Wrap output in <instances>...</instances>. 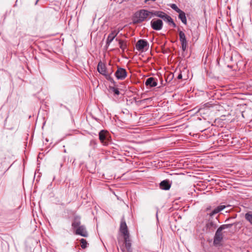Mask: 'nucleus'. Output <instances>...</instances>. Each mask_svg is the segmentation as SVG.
Returning a JSON list of instances; mask_svg holds the SVG:
<instances>
[{
  "instance_id": "29",
  "label": "nucleus",
  "mask_w": 252,
  "mask_h": 252,
  "mask_svg": "<svg viewBox=\"0 0 252 252\" xmlns=\"http://www.w3.org/2000/svg\"><path fill=\"white\" fill-rule=\"evenodd\" d=\"M204 109H205V107L199 108L198 110V112H200V114L204 113L203 111L204 110Z\"/></svg>"
},
{
  "instance_id": "33",
  "label": "nucleus",
  "mask_w": 252,
  "mask_h": 252,
  "mask_svg": "<svg viewBox=\"0 0 252 252\" xmlns=\"http://www.w3.org/2000/svg\"><path fill=\"white\" fill-rule=\"evenodd\" d=\"M242 116H243V117H244V116L243 112L242 113Z\"/></svg>"
},
{
  "instance_id": "21",
  "label": "nucleus",
  "mask_w": 252,
  "mask_h": 252,
  "mask_svg": "<svg viewBox=\"0 0 252 252\" xmlns=\"http://www.w3.org/2000/svg\"><path fill=\"white\" fill-rule=\"evenodd\" d=\"M180 41L181 42H187L185 34L184 32L181 31H180L179 29H178Z\"/></svg>"
},
{
  "instance_id": "10",
  "label": "nucleus",
  "mask_w": 252,
  "mask_h": 252,
  "mask_svg": "<svg viewBox=\"0 0 252 252\" xmlns=\"http://www.w3.org/2000/svg\"><path fill=\"white\" fill-rule=\"evenodd\" d=\"M148 45V42L146 40L139 39L136 44V48L138 51H142Z\"/></svg>"
},
{
  "instance_id": "4",
  "label": "nucleus",
  "mask_w": 252,
  "mask_h": 252,
  "mask_svg": "<svg viewBox=\"0 0 252 252\" xmlns=\"http://www.w3.org/2000/svg\"><path fill=\"white\" fill-rule=\"evenodd\" d=\"M223 235L222 232V230H220V228L219 227L217 230L213 241V244L214 246L218 247L221 245V242L223 240Z\"/></svg>"
},
{
  "instance_id": "17",
  "label": "nucleus",
  "mask_w": 252,
  "mask_h": 252,
  "mask_svg": "<svg viewBox=\"0 0 252 252\" xmlns=\"http://www.w3.org/2000/svg\"><path fill=\"white\" fill-rule=\"evenodd\" d=\"M225 208V206L224 205H220L218 206L216 208L213 210L212 212L210 214V217H212L214 214L219 213L220 211L224 209Z\"/></svg>"
},
{
  "instance_id": "11",
  "label": "nucleus",
  "mask_w": 252,
  "mask_h": 252,
  "mask_svg": "<svg viewBox=\"0 0 252 252\" xmlns=\"http://www.w3.org/2000/svg\"><path fill=\"white\" fill-rule=\"evenodd\" d=\"M171 186V184L168 180H165L161 181L159 184V188L162 190H169Z\"/></svg>"
},
{
  "instance_id": "28",
  "label": "nucleus",
  "mask_w": 252,
  "mask_h": 252,
  "mask_svg": "<svg viewBox=\"0 0 252 252\" xmlns=\"http://www.w3.org/2000/svg\"><path fill=\"white\" fill-rule=\"evenodd\" d=\"M181 45H182V50L185 51L186 49H187V45H188V42H181Z\"/></svg>"
},
{
  "instance_id": "31",
  "label": "nucleus",
  "mask_w": 252,
  "mask_h": 252,
  "mask_svg": "<svg viewBox=\"0 0 252 252\" xmlns=\"http://www.w3.org/2000/svg\"><path fill=\"white\" fill-rule=\"evenodd\" d=\"M91 143H94V144H95V141H94V140H92V141H91Z\"/></svg>"
},
{
  "instance_id": "25",
  "label": "nucleus",
  "mask_w": 252,
  "mask_h": 252,
  "mask_svg": "<svg viewBox=\"0 0 252 252\" xmlns=\"http://www.w3.org/2000/svg\"><path fill=\"white\" fill-rule=\"evenodd\" d=\"M81 247L83 249H85L87 247L88 243L87 241L82 238L80 240Z\"/></svg>"
},
{
  "instance_id": "9",
  "label": "nucleus",
  "mask_w": 252,
  "mask_h": 252,
  "mask_svg": "<svg viewBox=\"0 0 252 252\" xmlns=\"http://www.w3.org/2000/svg\"><path fill=\"white\" fill-rule=\"evenodd\" d=\"M120 30H114L112 31L111 33L108 35L107 40H106V45L109 46L110 44L112 42V41L114 39L116 36L120 32Z\"/></svg>"
},
{
  "instance_id": "26",
  "label": "nucleus",
  "mask_w": 252,
  "mask_h": 252,
  "mask_svg": "<svg viewBox=\"0 0 252 252\" xmlns=\"http://www.w3.org/2000/svg\"><path fill=\"white\" fill-rule=\"evenodd\" d=\"M170 7L176 11L177 12L179 13V12H181V10L179 9L178 6L175 4H171L170 5Z\"/></svg>"
},
{
  "instance_id": "5",
  "label": "nucleus",
  "mask_w": 252,
  "mask_h": 252,
  "mask_svg": "<svg viewBox=\"0 0 252 252\" xmlns=\"http://www.w3.org/2000/svg\"><path fill=\"white\" fill-rule=\"evenodd\" d=\"M163 22L160 19H153L151 21L152 28L156 31H160L162 29Z\"/></svg>"
},
{
  "instance_id": "18",
  "label": "nucleus",
  "mask_w": 252,
  "mask_h": 252,
  "mask_svg": "<svg viewBox=\"0 0 252 252\" xmlns=\"http://www.w3.org/2000/svg\"><path fill=\"white\" fill-rule=\"evenodd\" d=\"M200 131L204 132V134L206 135L207 137H210L215 135L214 132L212 131V129L210 128V127H208L203 130H200Z\"/></svg>"
},
{
  "instance_id": "24",
  "label": "nucleus",
  "mask_w": 252,
  "mask_h": 252,
  "mask_svg": "<svg viewBox=\"0 0 252 252\" xmlns=\"http://www.w3.org/2000/svg\"><path fill=\"white\" fill-rule=\"evenodd\" d=\"M233 224L234 223L223 224L220 225L219 228H220V230L222 231L224 229L231 228Z\"/></svg>"
},
{
  "instance_id": "6",
  "label": "nucleus",
  "mask_w": 252,
  "mask_h": 252,
  "mask_svg": "<svg viewBox=\"0 0 252 252\" xmlns=\"http://www.w3.org/2000/svg\"><path fill=\"white\" fill-rule=\"evenodd\" d=\"M115 75L117 79L123 80L127 76V72L125 69L118 67L117 70L115 73Z\"/></svg>"
},
{
  "instance_id": "7",
  "label": "nucleus",
  "mask_w": 252,
  "mask_h": 252,
  "mask_svg": "<svg viewBox=\"0 0 252 252\" xmlns=\"http://www.w3.org/2000/svg\"><path fill=\"white\" fill-rule=\"evenodd\" d=\"M97 71L101 74L106 76V78L109 77V75L106 71V67L104 63L101 62L98 63L97 65Z\"/></svg>"
},
{
  "instance_id": "19",
  "label": "nucleus",
  "mask_w": 252,
  "mask_h": 252,
  "mask_svg": "<svg viewBox=\"0 0 252 252\" xmlns=\"http://www.w3.org/2000/svg\"><path fill=\"white\" fill-rule=\"evenodd\" d=\"M178 13L179 18L181 20L183 24L186 25L187 23V21L185 13L182 10L181 12H179Z\"/></svg>"
},
{
  "instance_id": "1",
  "label": "nucleus",
  "mask_w": 252,
  "mask_h": 252,
  "mask_svg": "<svg viewBox=\"0 0 252 252\" xmlns=\"http://www.w3.org/2000/svg\"><path fill=\"white\" fill-rule=\"evenodd\" d=\"M72 229L76 235L84 237L88 236V233L85 225L81 224V217L76 216L74 217L71 224Z\"/></svg>"
},
{
  "instance_id": "16",
  "label": "nucleus",
  "mask_w": 252,
  "mask_h": 252,
  "mask_svg": "<svg viewBox=\"0 0 252 252\" xmlns=\"http://www.w3.org/2000/svg\"><path fill=\"white\" fill-rule=\"evenodd\" d=\"M151 12V16H156L160 18H163L164 15L166 14L165 13L161 11H152Z\"/></svg>"
},
{
  "instance_id": "32",
  "label": "nucleus",
  "mask_w": 252,
  "mask_h": 252,
  "mask_svg": "<svg viewBox=\"0 0 252 252\" xmlns=\"http://www.w3.org/2000/svg\"><path fill=\"white\" fill-rule=\"evenodd\" d=\"M39 0H36L35 3V5H36L37 4V2H38Z\"/></svg>"
},
{
  "instance_id": "27",
  "label": "nucleus",
  "mask_w": 252,
  "mask_h": 252,
  "mask_svg": "<svg viewBox=\"0 0 252 252\" xmlns=\"http://www.w3.org/2000/svg\"><path fill=\"white\" fill-rule=\"evenodd\" d=\"M110 90L114 93V94L116 95H119L120 94V92L119 91V89L118 88H116L115 87H110Z\"/></svg>"
},
{
  "instance_id": "8",
  "label": "nucleus",
  "mask_w": 252,
  "mask_h": 252,
  "mask_svg": "<svg viewBox=\"0 0 252 252\" xmlns=\"http://www.w3.org/2000/svg\"><path fill=\"white\" fill-rule=\"evenodd\" d=\"M120 230L122 234L123 235L124 237L129 236L127 227L125 221V220L124 218L121 220Z\"/></svg>"
},
{
  "instance_id": "23",
  "label": "nucleus",
  "mask_w": 252,
  "mask_h": 252,
  "mask_svg": "<svg viewBox=\"0 0 252 252\" xmlns=\"http://www.w3.org/2000/svg\"><path fill=\"white\" fill-rule=\"evenodd\" d=\"M245 218L252 225V211L247 213L245 215Z\"/></svg>"
},
{
  "instance_id": "30",
  "label": "nucleus",
  "mask_w": 252,
  "mask_h": 252,
  "mask_svg": "<svg viewBox=\"0 0 252 252\" xmlns=\"http://www.w3.org/2000/svg\"><path fill=\"white\" fill-rule=\"evenodd\" d=\"M177 78L178 79H181L182 78V73L180 72L179 73V74H178V76H177Z\"/></svg>"
},
{
  "instance_id": "34",
  "label": "nucleus",
  "mask_w": 252,
  "mask_h": 252,
  "mask_svg": "<svg viewBox=\"0 0 252 252\" xmlns=\"http://www.w3.org/2000/svg\"><path fill=\"white\" fill-rule=\"evenodd\" d=\"M122 251H123V252H125V251L124 250H122Z\"/></svg>"
},
{
  "instance_id": "3",
  "label": "nucleus",
  "mask_w": 252,
  "mask_h": 252,
  "mask_svg": "<svg viewBox=\"0 0 252 252\" xmlns=\"http://www.w3.org/2000/svg\"><path fill=\"white\" fill-rule=\"evenodd\" d=\"M218 222H219V220L217 218L215 219L212 218L209 219L206 222L205 226L203 228V230L207 233L214 231L218 226Z\"/></svg>"
},
{
  "instance_id": "12",
  "label": "nucleus",
  "mask_w": 252,
  "mask_h": 252,
  "mask_svg": "<svg viewBox=\"0 0 252 252\" xmlns=\"http://www.w3.org/2000/svg\"><path fill=\"white\" fill-rule=\"evenodd\" d=\"M109 138V133L107 130H102L99 133V138L100 141L104 143L105 140H108Z\"/></svg>"
},
{
  "instance_id": "13",
  "label": "nucleus",
  "mask_w": 252,
  "mask_h": 252,
  "mask_svg": "<svg viewBox=\"0 0 252 252\" xmlns=\"http://www.w3.org/2000/svg\"><path fill=\"white\" fill-rule=\"evenodd\" d=\"M145 85L150 87H156L158 85L157 79L153 77L148 78L145 82Z\"/></svg>"
},
{
  "instance_id": "22",
  "label": "nucleus",
  "mask_w": 252,
  "mask_h": 252,
  "mask_svg": "<svg viewBox=\"0 0 252 252\" xmlns=\"http://www.w3.org/2000/svg\"><path fill=\"white\" fill-rule=\"evenodd\" d=\"M6 188V183L4 179L0 178V191H4Z\"/></svg>"
},
{
  "instance_id": "20",
  "label": "nucleus",
  "mask_w": 252,
  "mask_h": 252,
  "mask_svg": "<svg viewBox=\"0 0 252 252\" xmlns=\"http://www.w3.org/2000/svg\"><path fill=\"white\" fill-rule=\"evenodd\" d=\"M116 41H118L120 48L123 51H124L125 50L126 48V42L125 41L123 40L118 39V38H116Z\"/></svg>"
},
{
  "instance_id": "14",
  "label": "nucleus",
  "mask_w": 252,
  "mask_h": 252,
  "mask_svg": "<svg viewBox=\"0 0 252 252\" xmlns=\"http://www.w3.org/2000/svg\"><path fill=\"white\" fill-rule=\"evenodd\" d=\"M125 247L128 252L131 251V244L130 243V240L129 239V236H127L126 237H124Z\"/></svg>"
},
{
  "instance_id": "15",
  "label": "nucleus",
  "mask_w": 252,
  "mask_h": 252,
  "mask_svg": "<svg viewBox=\"0 0 252 252\" xmlns=\"http://www.w3.org/2000/svg\"><path fill=\"white\" fill-rule=\"evenodd\" d=\"M162 19H163L165 22L168 23L169 25H171L174 28L176 27V25L174 22L172 18L167 14H166Z\"/></svg>"
},
{
  "instance_id": "2",
  "label": "nucleus",
  "mask_w": 252,
  "mask_h": 252,
  "mask_svg": "<svg viewBox=\"0 0 252 252\" xmlns=\"http://www.w3.org/2000/svg\"><path fill=\"white\" fill-rule=\"evenodd\" d=\"M149 16H151V11L144 9L140 10L134 14L133 22L134 24L140 23L144 21Z\"/></svg>"
}]
</instances>
